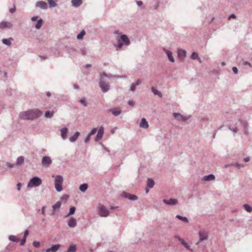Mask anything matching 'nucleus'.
I'll list each match as a JSON object with an SVG mask.
<instances>
[{
  "label": "nucleus",
  "instance_id": "58836bf2",
  "mask_svg": "<svg viewBox=\"0 0 252 252\" xmlns=\"http://www.w3.org/2000/svg\"><path fill=\"white\" fill-rule=\"evenodd\" d=\"M79 101L84 106H87L88 105V102L85 97H82L80 99Z\"/></svg>",
  "mask_w": 252,
  "mask_h": 252
},
{
  "label": "nucleus",
  "instance_id": "37998d69",
  "mask_svg": "<svg viewBox=\"0 0 252 252\" xmlns=\"http://www.w3.org/2000/svg\"><path fill=\"white\" fill-rule=\"evenodd\" d=\"M190 58L192 60H196L198 58V54L196 52H193L191 55Z\"/></svg>",
  "mask_w": 252,
  "mask_h": 252
},
{
  "label": "nucleus",
  "instance_id": "c756f323",
  "mask_svg": "<svg viewBox=\"0 0 252 252\" xmlns=\"http://www.w3.org/2000/svg\"><path fill=\"white\" fill-rule=\"evenodd\" d=\"M88 188V185L87 184H83L80 186L79 189L82 192H85L86 191Z\"/></svg>",
  "mask_w": 252,
  "mask_h": 252
},
{
  "label": "nucleus",
  "instance_id": "f257e3e1",
  "mask_svg": "<svg viewBox=\"0 0 252 252\" xmlns=\"http://www.w3.org/2000/svg\"><path fill=\"white\" fill-rule=\"evenodd\" d=\"M116 75H113L110 74H107L103 72L99 75V86L103 93L108 92L110 89V86L107 80L111 78H116Z\"/></svg>",
  "mask_w": 252,
  "mask_h": 252
},
{
  "label": "nucleus",
  "instance_id": "c85d7f7f",
  "mask_svg": "<svg viewBox=\"0 0 252 252\" xmlns=\"http://www.w3.org/2000/svg\"><path fill=\"white\" fill-rule=\"evenodd\" d=\"M151 91L154 94L158 95L159 97H162V93L160 91L155 89L154 87L151 88Z\"/></svg>",
  "mask_w": 252,
  "mask_h": 252
},
{
  "label": "nucleus",
  "instance_id": "423d86ee",
  "mask_svg": "<svg viewBox=\"0 0 252 252\" xmlns=\"http://www.w3.org/2000/svg\"><path fill=\"white\" fill-rule=\"evenodd\" d=\"M173 115L178 121L185 122L189 119V117L183 116L179 113H173Z\"/></svg>",
  "mask_w": 252,
  "mask_h": 252
},
{
  "label": "nucleus",
  "instance_id": "72a5a7b5",
  "mask_svg": "<svg viewBox=\"0 0 252 252\" xmlns=\"http://www.w3.org/2000/svg\"><path fill=\"white\" fill-rule=\"evenodd\" d=\"M54 115L53 111H47L45 113V116L47 118H51Z\"/></svg>",
  "mask_w": 252,
  "mask_h": 252
},
{
  "label": "nucleus",
  "instance_id": "338daca9",
  "mask_svg": "<svg viewBox=\"0 0 252 252\" xmlns=\"http://www.w3.org/2000/svg\"><path fill=\"white\" fill-rule=\"evenodd\" d=\"M15 10H16V8L15 7H14L13 8L10 9L9 11L10 13H14L15 11Z\"/></svg>",
  "mask_w": 252,
  "mask_h": 252
},
{
  "label": "nucleus",
  "instance_id": "a19ab883",
  "mask_svg": "<svg viewBox=\"0 0 252 252\" xmlns=\"http://www.w3.org/2000/svg\"><path fill=\"white\" fill-rule=\"evenodd\" d=\"M61 206V201H58L56 204L53 205L52 208L53 210H55L58 208H60Z\"/></svg>",
  "mask_w": 252,
  "mask_h": 252
},
{
  "label": "nucleus",
  "instance_id": "4be33fe9",
  "mask_svg": "<svg viewBox=\"0 0 252 252\" xmlns=\"http://www.w3.org/2000/svg\"><path fill=\"white\" fill-rule=\"evenodd\" d=\"M215 179V177L213 174H209L207 176H204L202 180L205 181H211Z\"/></svg>",
  "mask_w": 252,
  "mask_h": 252
},
{
  "label": "nucleus",
  "instance_id": "7c9ffc66",
  "mask_svg": "<svg viewBox=\"0 0 252 252\" xmlns=\"http://www.w3.org/2000/svg\"><path fill=\"white\" fill-rule=\"evenodd\" d=\"M43 24V20L41 18H40L38 20L35 26V28L36 29H40Z\"/></svg>",
  "mask_w": 252,
  "mask_h": 252
},
{
  "label": "nucleus",
  "instance_id": "4468645a",
  "mask_svg": "<svg viewBox=\"0 0 252 252\" xmlns=\"http://www.w3.org/2000/svg\"><path fill=\"white\" fill-rule=\"evenodd\" d=\"M163 51L166 53L168 60L172 63H174L175 62L174 58H173L172 56V52L166 49L165 48H163Z\"/></svg>",
  "mask_w": 252,
  "mask_h": 252
},
{
  "label": "nucleus",
  "instance_id": "39448f33",
  "mask_svg": "<svg viewBox=\"0 0 252 252\" xmlns=\"http://www.w3.org/2000/svg\"><path fill=\"white\" fill-rule=\"evenodd\" d=\"M98 214L101 217H106L109 215V212L103 205H100L98 207Z\"/></svg>",
  "mask_w": 252,
  "mask_h": 252
},
{
  "label": "nucleus",
  "instance_id": "6e6552de",
  "mask_svg": "<svg viewBox=\"0 0 252 252\" xmlns=\"http://www.w3.org/2000/svg\"><path fill=\"white\" fill-rule=\"evenodd\" d=\"M239 122H240L241 125L243 127L244 133L245 135H248V134H249V131H248L249 124L247 123V122H246V121H243V120H240V119L239 120Z\"/></svg>",
  "mask_w": 252,
  "mask_h": 252
},
{
  "label": "nucleus",
  "instance_id": "412c9836",
  "mask_svg": "<svg viewBox=\"0 0 252 252\" xmlns=\"http://www.w3.org/2000/svg\"><path fill=\"white\" fill-rule=\"evenodd\" d=\"M140 127L144 128H147L149 127V125L146 120L145 118H142L139 125Z\"/></svg>",
  "mask_w": 252,
  "mask_h": 252
},
{
  "label": "nucleus",
  "instance_id": "20e7f679",
  "mask_svg": "<svg viewBox=\"0 0 252 252\" xmlns=\"http://www.w3.org/2000/svg\"><path fill=\"white\" fill-rule=\"evenodd\" d=\"M63 182V177L61 175L56 176L55 181V187L56 190L60 192L63 190L62 183Z\"/></svg>",
  "mask_w": 252,
  "mask_h": 252
},
{
  "label": "nucleus",
  "instance_id": "a18cd8bd",
  "mask_svg": "<svg viewBox=\"0 0 252 252\" xmlns=\"http://www.w3.org/2000/svg\"><path fill=\"white\" fill-rule=\"evenodd\" d=\"M233 166H235L238 169H240L242 167H244L245 166V165L243 164H240L238 162H236V163H233Z\"/></svg>",
  "mask_w": 252,
  "mask_h": 252
},
{
  "label": "nucleus",
  "instance_id": "f03ea898",
  "mask_svg": "<svg viewBox=\"0 0 252 252\" xmlns=\"http://www.w3.org/2000/svg\"><path fill=\"white\" fill-rule=\"evenodd\" d=\"M42 114V112L41 111L37 109H34L21 112L19 114V117L24 120H32L40 117Z\"/></svg>",
  "mask_w": 252,
  "mask_h": 252
},
{
  "label": "nucleus",
  "instance_id": "bf43d9fd",
  "mask_svg": "<svg viewBox=\"0 0 252 252\" xmlns=\"http://www.w3.org/2000/svg\"><path fill=\"white\" fill-rule=\"evenodd\" d=\"M235 19L236 18V16L234 14H231L228 17V19L230 20L231 19Z\"/></svg>",
  "mask_w": 252,
  "mask_h": 252
},
{
  "label": "nucleus",
  "instance_id": "e2e57ef3",
  "mask_svg": "<svg viewBox=\"0 0 252 252\" xmlns=\"http://www.w3.org/2000/svg\"><path fill=\"white\" fill-rule=\"evenodd\" d=\"M136 3L138 6H140L142 5L143 2L140 0H137V1H136Z\"/></svg>",
  "mask_w": 252,
  "mask_h": 252
},
{
  "label": "nucleus",
  "instance_id": "4c0bfd02",
  "mask_svg": "<svg viewBox=\"0 0 252 252\" xmlns=\"http://www.w3.org/2000/svg\"><path fill=\"white\" fill-rule=\"evenodd\" d=\"M244 207L248 212L250 213L252 212V207L249 205L245 204L244 205Z\"/></svg>",
  "mask_w": 252,
  "mask_h": 252
},
{
  "label": "nucleus",
  "instance_id": "f704fd0d",
  "mask_svg": "<svg viewBox=\"0 0 252 252\" xmlns=\"http://www.w3.org/2000/svg\"><path fill=\"white\" fill-rule=\"evenodd\" d=\"M76 251V246L75 245H71L68 248V252H75Z\"/></svg>",
  "mask_w": 252,
  "mask_h": 252
},
{
  "label": "nucleus",
  "instance_id": "9d476101",
  "mask_svg": "<svg viewBox=\"0 0 252 252\" xmlns=\"http://www.w3.org/2000/svg\"><path fill=\"white\" fill-rule=\"evenodd\" d=\"M123 196L132 201H135L138 199L137 196L135 195L131 194L125 192H123Z\"/></svg>",
  "mask_w": 252,
  "mask_h": 252
},
{
  "label": "nucleus",
  "instance_id": "603ef678",
  "mask_svg": "<svg viewBox=\"0 0 252 252\" xmlns=\"http://www.w3.org/2000/svg\"><path fill=\"white\" fill-rule=\"evenodd\" d=\"M136 86L134 85V84H131L129 90L132 92L135 91L136 90Z\"/></svg>",
  "mask_w": 252,
  "mask_h": 252
},
{
  "label": "nucleus",
  "instance_id": "6ab92c4d",
  "mask_svg": "<svg viewBox=\"0 0 252 252\" xmlns=\"http://www.w3.org/2000/svg\"><path fill=\"white\" fill-rule=\"evenodd\" d=\"M60 245L59 244H57L52 246L51 248H48L46 250V252H56L60 248Z\"/></svg>",
  "mask_w": 252,
  "mask_h": 252
},
{
  "label": "nucleus",
  "instance_id": "f8f14e48",
  "mask_svg": "<svg viewBox=\"0 0 252 252\" xmlns=\"http://www.w3.org/2000/svg\"><path fill=\"white\" fill-rule=\"evenodd\" d=\"M35 6L42 9H46L48 7L47 3L44 1H37Z\"/></svg>",
  "mask_w": 252,
  "mask_h": 252
},
{
  "label": "nucleus",
  "instance_id": "052dcab7",
  "mask_svg": "<svg viewBox=\"0 0 252 252\" xmlns=\"http://www.w3.org/2000/svg\"><path fill=\"white\" fill-rule=\"evenodd\" d=\"M26 239H22L21 241V243H20V245L21 246H23L25 245V243H26Z\"/></svg>",
  "mask_w": 252,
  "mask_h": 252
},
{
  "label": "nucleus",
  "instance_id": "1a4fd4ad",
  "mask_svg": "<svg viewBox=\"0 0 252 252\" xmlns=\"http://www.w3.org/2000/svg\"><path fill=\"white\" fill-rule=\"evenodd\" d=\"M175 238L178 239L181 244L188 250H190V251H192L193 250L190 248V246L189 244L185 241L184 239L180 238L179 236L176 235L175 236Z\"/></svg>",
  "mask_w": 252,
  "mask_h": 252
},
{
  "label": "nucleus",
  "instance_id": "a211bd4d",
  "mask_svg": "<svg viewBox=\"0 0 252 252\" xmlns=\"http://www.w3.org/2000/svg\"><path fill=\"white\" fill-rule=\"evenodd\" d=\"M12 27V24L10 23L2 21L0 23V29L4 28H11Z\"/></svg>",
  "mask_w": 252,
  "mask_h": 252
},
{
  "label": "nucleus",
  "instance_id": "69168bd1",
  "mask_svg": "<svg viewBox=\"0 0 252 252\" xmlns=\"http://www.w3.org/2000/svg\"><path fill=\"white\" fill-rule=\"evenodd\" d=\"M21 187V184L20 183H18V184L17 185V189L18 190H20Z\"/></svg>",
  "mask_w": 252,
  "mask_h": 252
},
{
  "label": "nucleus",
  "instance_id": "4d7b16f0",
  "mask_svg": "<svg viewBox=\"0 0 252 252\" xmlns=\"http://www.w3.org/2000/svg\"><path fill=\"white\" fill-rule=\"evenodd\" d=\"M29 234V231L28 230H26L23 236V239H26V238Z\"/></svg>",
  "mask_w": 252,
  "mask_h": 252
},
{
  "label": "nucleus",
  "instance_id": "5701e85b",
  "mask_svg": "<svg viewBox=\"0 0 252 252\" xmlns=\"http://www.w3.org/2000/svg\"><path fill=\"white\" fill-rule=\"evenodd\" d=\"M79 135L80 132L76 131L73 135L69 138V140L71 142H74L77 140Z\"/></svg>",
  "mask_w": 252,
  "mask_h": 252
},
{
  "label": "nucleus",
  "instance_id": "ddd939ff",
  "mask_svg": "<svg viewBox=\"0 0 252 252\" xmlns=\"http://www.w3.org/2000/svg\"><path fill=\"white\" fill-rule=\"evenodd\" d=\"M163 202L169 205H175L178 203V200L176 199L171 198L169 200L163 199Z\"/></svg>",
  "mask_w": 252,
  "mask_h": 252
},
{
  "label": "nucleus",
  "instance_id": "de8ad7c7",
  "mask_svg": "<svg viewBox=\"0 0 252 252\" xmlns=\"http://www.w3.org/2000/svg\"><path fill=\"white\" fill-rule=\"evenodd\" d=\"M97 132H98V133H99L103 135V133H104V128H103V127L102 126H101L99 128V129H98V130Z\"/></svg>",
  "mask_w": 252,
  "mask_h": 252
},
{
  "label": "nucleus",
  "instance_id": "cd10ccee",
  "mask_svg": "<svg viewBox=\"0 0 252 252\" xmlns=\"http://www.w3.org/2000/svg\"><path fill=\"white\" fill-rule=\"evenodd\" d=\"M13 39L11 37H10L7 39H3L2 40V43L6 45L9 46L11 44V41H12Z\"/></svg>",
  "mask_w": 252,
  "mask_h": 252
},
{
  "label": "nucleus",
  "instance_id": "6e6d98bb",
  "mask_svg": "<svg viewBox=\"0 0 252 252\" xmlns=\"http://www.w3.org/2000/svg\"><path fill=\"white\" fill-rule=\"evenodd\" d=\"M127 104L131 106H133L135 104V102L133 100H129Z\"/></svg>",
  "mask_w": 252,
  "mask_h": 252
},
{
  "label": "nucleus",
  "instance_id": "9b49d317",
  "mask_svg": "<svg viewBox=\"0 0 252 252\" xmlns=\"http://www.w3.org/2000/svg\"><path fill=\"white\" fill-rule=\"evenodd\" d=\"M198 234L199 236V241L196 243V245H198L200 242L206 240L208 239L207 233L205 232H199Z\"/></svg>",
  "mask_w": 252,
  "mask_h": 252
},
{
  "label": "nucleus",
  "instance_id": "f3484780",
  "mask_svg": "<svg viewBox=\"0 0 252 252\" xmlns=\"http://www.w3.org/2000/svg\"><path fill=\"white\" fill-rule=\"evenodd\" d=\"M178 56L181 60H183L186 56V51L183 49H178Z\"/></svg>",
  "mask_w": 252,
  "mask_h": 252
},
{
  "label": "nucleus",
  "instance_id": "680f3d73",
  "mask_svg": "<svg viewBox=\"0 0 252 252\" xmlns=\"http://www.w3.org/2000/svg\"><path fill=\"white\" fill-rule=\"evenodd\" d=\"M6 165L7 167H9V168H12L14 167V164H11L9 162H7L6 163Z\"/></svg>",
  "mask_w": 252,
  "mask_h": 252
},
{
  "label": "nucleus",
  "instance_id": "e433bc0d",
  "mask_svg": "<svg viewBox=\"0 0 252 252\" xmlns=\"http://www.w3.org/2000/svg\"><path fill=\"white\" fill-rule=\"evenodd\" d=\"M9 240L11 241L14 242H17L19 241V239L17 238H16L14 235H10L8 237Z\"/></svg>",
  "mask_w": 252,
  "mask_h": 252
},
{
  "label": "nucleus",
  "instance_id": "aec40b11",
  "mask_svg": "<svg viewBox=\"0 0 252 252\" xmlns=\"http://www.w3.org/2000/svg\"><path fill=\"white\" fill-rule=\"evenodd\" d=\"M60 131L62 139L65 140L67 137V128L66 127H63L61 129Z\"/></svg>",
  "mask_w": 252,
  "mask_h": 252
},
{
  "label": "nucleus",
  "instance_id": "79ce46f5",
  "mask_svg": "<svg viewBox=\"0 0 252 252\" xmlns=\"http://www.w3.org/2000/svg\"><path fill=\"white\" fill-rule=\"evenodd\" d=\"M88 50L85 47L82 48L80 50V53L83 55V56H86L87 55Z\"/></svg>",
  "mask_w": 252,
  "mask_h": 252
},
{
  "label": "nucleus",
  "instance_id": "a878e982",
  "mask_svg": "<svg viewBox=\"0 0 252 252\" xmlns=\"http://www.w3.org/2000/svg\"><path fill=\"white\" fill-rule=\"evenodd\" d=\"M24 157L23 156L19 157L16 160V164L17 165H21L24 162Z\"/></svg>",
  "mask_w": 252,
  "mask_h": 252
},
{
  "label": "nucleus",
  "instance_id": "2f4dec72",
  "mask_svg": "<svg viewBox=\"0 0 252 252\" xmlns=\"http://www.w3.org/2000/svg\"><path fill=\"white\" fill-rule=\"evenodd\" d=\"M76 210V208L75 207H71L69 209V212L65 216V218L68 217L69 216L72 215L74 214L75 211Z\"/></svg>",
  "mask_w": 252,
  "mask_h": 252
},
{
  "label": "nucleus",
  "instance_id": "774afa93",
  "mask_svg": "<svg viewBox=\"0 0 252 252\" xmlns=\"http://www.w3.org/2000/svg\"><path fill=\"white\" fill-rule=\"evenodd\" d=\"M250 160V157H247V158H245L243 159V160L245 161V162H248Z\"/></svg>",
  "mask_w": 252,
  "mask_h": 252
},
{
  "label": "nucleus",
  "instance_id": "7ed1b4c3",
  "mask_svg": "<svg viewBox=\"0 0 252 252\" xmlns=\"http://www.w3.org/2000/svg\"><path fill=\"white\" fill-rule=\"evenodd\" d=\"M42 184L41 179L36 176L32 178L28 184V187H36L39 186Z\"/></svg>",
  "mask_w": 252,
  "mask_h": 252
},
{
  "label": "nucleus",
  "instance_id": "0e129e2a",
  "mask_svg": "<svg viewBox=\"0 0 252 252\" xmlns=\"http://www.w3.org/2000/svg\"><path fill=\"white\" fill-rule=\"evenodd\" d=\"M38 19L37 16H33L31 18V20L33 22L36 21Z\"/></svg>",
  "mask_w": 252,
  "mask_h": 252
},
{
  "label": "nucleus",
  "instance_id": "ea45409f",
  "mask_svg": "<svg viewBox=\"0 0 252 252\" xmlns=\"http://www.w3.org/2000/svg\"><path fill=\"white\" fill-rule=\"evenodd\" d=\"M48 2L50 7H54L57 6V3L54 0H48Z\"/></svg>",
  "mask_w": 252,
  "mask_h": 252
},
{
  "label": "nucleus",
  "instance_id": "c03bdc74",
  "mask_svg": "<svg viewBox=\"0 0 252 252\" xmlns=\"http://www.w3.org/2000/svg\"><path fill=\"white\" fill-rule=\"evenodd\" d=\"M102 136H103V135L101 134H100L97 132V135L95 138V141H99L102 138Z\"/></svg>",
  "mask_w": 252,
  "mask_h": 252
},
{
  "label": "nucleus",
  "instance_id": "09e8293b",
  "mask_svg": "<svg viewBox=\"0 0 252 252\" xmlns=\"http://www.w3.org/2000/svg\"><path fill=\"white\" fill-rule=\"evenodd\" d=\"M33 245L35 248H38V247H39L40 244L38 241H35L33 242Z\"/></svg>",
  "mask_w": 252,
  "mask_h": 252
},
{
  "label": "nucleus",
  "instance_id": "2eb2a0df",
  "mask_svg": "<svg viewBox=\"0 0 252 252\" xmlns=\"http://www.w3.org/2000/svg\"><path fill=\"white\" fill-rule=\"evenodd\" d=\"M68 225L71 227L73 228L76 226L77 222L75 219L73 217L70 218L67 221Z\"/></svg>",
  "mask_w": 252,
  "mask_h": 252
},
{
  "label": "nucleus",
  "instance_id": "b1692460",
  "mask_svg": "<svg viewBox=\"0 0 252 252\" xmlns=\"http://www.w3.org/2000/svg\"><path fill=\"white\" fill-rule=\"evenodd\" d=\"M71 3L75 7H78L82 3V0H72Z\"/></svg>",
  "mask_w": 252,
  "mask_h": 252
},
{
  "label": "nucleus",
  "instance_id": "13d9d810",
  "mask_svg": "<svg viewBox=\"0 0 252 252\" xmlns=\"http://www.w3.org/2000/svg\"><path fill=\"white\" fill-rule=\"evenodd\" d=\"M232 70L235 74L238 73V69L236 66L232 67Z\"/></svg>",
  "mask_w": 252,
  "mask_h": 252
},
{
  "label": "nucleus",
  "instance_id": "473e14b6",
  "mask_svg": "<svg viewBox=\"0 0 252 252\" xmlns=\"http://www.w3.org/2000/svg\"><path fill=\"white\" fill-rule=\"evenodd\" d=\"M176 218L186 223H187L189 222L188 218L186 217H183L180 215H176Z\"/></svg>",
  "mask_w": 252,
  "mask_h": 252
},
{
  "label": "nucleus",
  "instance_id": "bb28decb",
  "mask_svg": "<svg viewBox=\"0 0 252 252\" xmlns=\"http://www.w3.org/2000/svg\"><path fill=\"white\" fill-rule=\"evenodd\" d=\"M155 185L154 181L152 179H148L147 180V186L149 188L151 189L153 188Z\"/></svg>",
  "mask_w": 252,
  "mask_h": 252
},
{
  "label": "nucleus",
  "instance_id": "5fc2aeb1",
  "mask_svg": "<svg viewBox=\"0 0 252 252\" xmlns=\"http://www.w3.org/2000/svg\"><path fill=\"white\" fill-rule=\"evenodd\" d=\"M46 206H43L42 207V208H41V213L44 216L45 215V208H46Z\"/></svg>",
  "mask_w": 252,
  "mask_h": 252
},
{
  "label": "nucleus",
  "instance_id": "8fccbe9b",
  "mask_svg": "<svg viewBox=\"0 0 252 252\" xmlns=\"http://www.w3.org/2000/svg\"><path fill=\"white\" fill-rule=\"evenodd\" d=\"M96 131L97 129L96 128H94L92 129L91 131L89 134H90V135L92 136L96 132Z\"/></svg>",
  "mask_w": 252,
  "mask_h": 252
},
{
  "label": "nucleus",
  "instance_id": "3c124183",
  "mask_svg": "<svg viewBox=\"0 0 252 252\" xmlns=\"http://www.w3.org/2000/svg\"><path fill=\"white\" fill-rule=\"evenodd\" d=\"M228 128L230 130L234 132H237L238 130L237 127H235L234 128H231L230 126H229Z\"/></svg>",
  "mask_w": 252,
  "mask_h": 252
},
{
  "label": "nucleus",
  "instance_id": "864d4df0",
  "mask_svg": "<svg viewBox=\"0 0 252 252\" xmlns=\"http://www.w3.org/2000/svg\"><path fill=\"white\" fill-rule=\"evenodd\" d=\"M91 135H90L89 134H88L87 135V136H86V137L85 138V143H87L88 141H89V140H90V137H91Z\"/></svg>",
  "mask_w": 252,
  "mask_h": 252
},
{
  "label": "nucleus",
  "instance_id": "dca6fc26",
  "mask_svg": "<svg viewBox=\"0 0 252 252\" xmlns=\"http://www.w3.org/2000/svg\"><path fill=\"white\" fill-rule=\"evenodd\" d=\"M120 38H121L122 42H124V44L125 45L128 46L130 44V40H129V39L126 35L122 34V35H121Z\"/></svg>",
  "mask_w": 252,
  "mask_h": 252
},
{
  "label": "nucleus",
  "instance_id": "0eeeda50",
  "mask_svg": "<svg viewBox=\"0 0 252 252\" xmlns=\"http://www.w3.org/2000/svg\"><path fill=\"white\" fill-rule=\"evenodd\" d=\"M41 163L43 166L48 167L52 163V160L49 157L44 156L42 158Z\"/></svg>",
  "mask_w": 252,
  "mask_h": 252
},
{
  "label": "nucleus",
  "instance_id": "49530a36",
  "mask_svg": "<svg viewBox=\"0 0 252 252\" xmlns=\"http://www.w3.org/2000/svg\"><path fill=\"white\" fill-rule=\"evenodd\" d=\"M118 40V44L117 45V47L119 48V49H121L123 45V43L122 42H121L120 41V39H119L118 38L117 39Z\"/></svg>",
  "mask_w": 252,
  "mask_h": 252
},
{
  "label": "nucleus",
  "instance_id": "c9c22d12",
  "mask_svg": "<svg viewBox=\"0 0 252 252\" xmlns=\"http://www.w3.org/2000/svg\"><path fill=\"white\" fill-rule=\"evenodd\" d=\"M86 34V32L85 31L83 30L82 31L77 35V38L78 39H82L83 38V36Z\"/></svg>",
  "mask_w": 252,
  "mask_h": 252
},
{
  "label": "nucleus",
  "instance_id": "393cba45",
  "mask_svg": "<svg viewBox=\"0 0 252 252\" xmlns=\"http://www.w3.org/2000/svg\"><path fill=\"white\" fill-rule=\"evenodd\" d=\"M109 111L111 112L113 115L115 116L119 115L122 112L121 110L119 108L112 109H110Z\"/></svg>",
  "mask_w": 252,
  "mask_h": 252
}]
</instances>
